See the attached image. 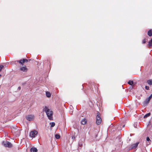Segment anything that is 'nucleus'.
I'll list each match as a JSON object with an SVG mask.
<instances>
[{
	"mask_svg": "<svg viewBox=\"0 0 152 152\" xmlns=\"http://www.w3.org/2000/svg\"><path fill=\"white\" fill-rule=\"evenodd\" d=\"M4 66L3 65L0 66V72H1L2 69L4 68Z\"/></svg>",
	"mask_w": 152,
	"mask_h": 152,
	"instance_id": "nucleus-22",
	"label": "nucleus"
},
{
	"mask_svg": "<svg viewBox=\"0 0 152 152\" xmlns=\"http://www.w3.org/2000/svg\"><path fill=\"white\" fill-rule=\"evenodd\" d=\"M31 152H37V150L36 148H32L30 150Z\"/></svg>",
	"mask_w": 152,
	"mask_h": 152,
	"instance_id": "nucleus-11",
	"label": "nucleus"
},
{
	"mask_svg": "<svg viewBox=\"0 0 152 152\" xmlns=\"http://www.w3.org/2000/svg\"><path fill=\"white\" fill-rule=\"evenodd\" d=\"M145 89L147 90H149V87L148 86H146L145 87Z\"/></svg>",
	"mask_w": 152,
	"mask_h": 152,
	"instance_id": "nucleus-23",
	"label": "nucleus"
},
{
	"mask_svg": "<svg viewBox=\"0 0 152 152\" xmlns=\"http://www.w3.org/2000/svg\"><path fill=\"white\" fill-rule=\"evenodd\" d=\"M2 145L5 147L11 148L12 147V144L8 141H4L2 142Z\"/></svg>",
	"mask_w": 152,
	"mask_h": 152,
	"instance_id": "nucleus-3",
	"label": "nucleus"
},
{
	"mask_svg": "<svg viewBox=\"0 0 152 152\" xmlns=\"http://www.w3.org/2000/svg\"><path fill=\"white\" fill-rule=\"evenodd\" d=\"M151 115V113H148L146 115H145L144 116V118H146L147 117H149Z\"/></svg>",
	"mask_w": 152,
	"mask_h": 152,
	"instance_id": "nucleus-17",
	"label": "nucleus"
},
{
	"mask_svg": "<svg viewBox=\"0 0 152 152\" xmlns=\"http://www.w3.org/2000/svg\"><path fill=\"white\" fill-rule=\"evenodd\" d=\"M16 61L20 64L21 65H23L24 63L26 62H27L28 61V60L27 59L23 58L22 59L17 61Z\"/></svg>",
	"mask_w": 152,
	"mask_h": 152,
	"instance_id": "nucleus-6",
	"label": "nucleus"
},
{
	"mask_svg": "<svg viewBox=\"0 0 152 152\" xmlns=\"http://www.w3.org/2000/svg\"><path fill=\"white\" fill-rule=\"evenodd\" d=\"M148 98L151 100V98H152V94Z\"/></svg>",
	"mask_w": 152,
	"mask_h": 152,
	"instance_id": "nucleus-24",
	"label": "nucleus"
},
{
	"mask_svg": "<svg viewBox=\"0 0 152 152\" xmlns=\"http://www.w3.org/2000/svg\"><path fill=\"white\" fill-rule=\"evenodd\" d=\"M146 140L147 141L146 143L147 145H150L151 143V141L148 137H147Z\"/></svg>",
	"mask_w": 152,
	"mask_h": 152,
	"instance_id": "nucleus-10",
	"label": "nucleus"
},
{
	"mask_svg": "<svg viewBox=\"0 0 152 152\" xmlns=\"http://www.w3.org/2000/svg\"><path fill=\"white\" fill-rule=\"evenodd\" d=\"M124 126H125V125H124V126H123V127H124Z\"/></svg>",
	"mask_w": 152,
	"mask_h": 152,
	"instance_id": "nucleus-26",
	"label": "nucleus"
},
{
	"mask_svg": "<svg viewBox=\"0 0 152 152\" xmlns=\"http://www.w3.org/2000/svg\"><path fill=\"white\" fill-rule=\"evenodd\" d=\"M46 95L47 97L48 98L50 97L51 96V94L48 91H46Z\"/></svg>",
	"mask_w": 152,
	"mask_h": 152,
	"instance_id": "nucleus-13",
	"label": "nucleus"
},
{
	"mask_svg": "<svg viewBox=\"0 0 152 152\" xmlns=\"http://www.w3.org/2000/svg\"><path fill=\"white\" fill-rule=\"evenodd\" d=\"M152 47V38L151 40L149 42L148 47L149 48Z\"/></svg>",
	"mask_w": 152,
	"mask_h": 152,
	"instance_id": "nucleus-16",
	"label": "nucleus"
},
{
	"mask_svg": "<svg viewBox=\"0 0 152 152\" xmlns=\"http://www.w3.org/2000/svg\"><path fill=\"white\" fill-rule=\"evenodd\" d=\"M147 83L148 84L151 85H152V80H147Z\"/></svg>",
	"mask_w": 152,
	"mask_h": 152,
	"instance_id": "nucleus-15",
	"label": "nucleus"
},
{
	"mask_svg": "<svg viewBox=\"0 0 152 152\" xmlns=\"http://www.w3.org/2000/svg\"><path fill=\"white\" fill-rule=\"evenodd\" d=\"M27 120L29 121H32L34 120V116L33 115H30L26 116V117Z\"/></svg>",
	"mask_w": 152,
	"mask_h": 152,
	"instance_id": "nucleus-5",
	"label": "nucleus"
},
{
	"mask_svg": "<svg viewBox=\"0 0 152 152\" xmlns=\"http://www.w3.org/2000/svg\"><path fill=\"white\" fill-rule=\"evenodd\" d=\"M30 59H29V61H30Z\"/></svg>",
	"mask_w": 152,
	"mask_h": 152,
	"instance_id": "nucleus-28",
	"label": "nucleus"
},
{
	"mask_svg": "<svg viewBox=\"0 0 152 152\" xmlns=\"http://www.w3.org/2000/svg\"><path fill=\"white\" fill-rule=\"evenodd\" d=\"M28 69L26 66H22L20 67L19 70L22 72H26L28 71Z\"/></svg>",
	"mask_w": 152,
	"mask_h": 152,
	"instance_id": "nucleus-4",
	"label": "nucleus"
},
{
	"mask_svg": "<svg viewBox=\"0 0 152 152\" xmlns=\"http://www.w3.org/2000/svg\"><path fill=\"white\" fill-rule=\"evenodd\" d=\"M1 76V75L0 74V77Z\"/></svg>",
	"mask_w": 152,
	"mask_h": 152,
	"instance_id": "nucleus-27",
	"label": "nucleus"
},
{
	"mask_svg": "<svg viewBox=\"0 0 152 152\" xmlns=\"http://www.w3.org/2000/svg\"><path fill=\"white\" fill-rule=\"evenodd\" d=\"M147 41V39H144L142 40V43L143 44H145L146 43V42Z\"/></svg>",
	"mask_w": 152,
	"mask_h": 152,
	"instance_id": "nucleus-21",
	"label": "nucleus"
},
{
	"mask_svg": "<svg viewBox=\"0 0 152 152\" xmlns=\"http://www.w3.org/2000/svg\"><path fill=\"white\" fill-rule=\"evenodd\" d=\"M139 144V142H137L133 145H132L130 146L129 148L131 149L136 148L137 147Z\"/></svg>",
	"mask_w": 152,
	"mask_h": 152,
	"instance_id": "nucleus-8",
	"label": "nucleus"
},
{
	"mask_svg": "<svg viewBox=\"0 0 152 152\" xmlns=\"http://www.w3.org/2000/svg\"><path fill=\"white\" fill-rule=\"evenodd\" d=\"M37 133V132L36 130L31 131L30 133V136L32 137H34Z\"/></svg>",
	"mask_w": 152,
	"mask_h": 152,
	"instance_id": "nucleus-7",
	"label": "nucleus"
},
{
	"mask_svg": "<svg viewBox=\"0 0 152 152\" xmlns=\"http://www.w3.org/2000/svg\"><path fill=\"white\" fill-rule=\"evenodd\" d=\"M148 34L149 36H151L152 35V30L150 29L149 30L148 32Z\"/></svg>",
	"mask_w": 152,
	"mask_h": 152,
	"instance_id": "nucleus-14",
	"label": "nucleus"
},
{
	"mask_svg": "<svg viewBox=\"0 0 152 152\" xmlns=\"http://www.w3.org/2000/svg\"><path fill=\"white\" fill-rule=\"evenodd\" d=\"M101 114L100 113L97 112L96 113V123L97 125H99L101 124L102 119L101 117Z\"/></svg>",
	"mask_w": 152,
	"mask_h": 152,
	"instance_id": "nucleus-2",
	"label": "nucleus"
},
{
	"mask_svg": "<svg viewBox=\"0 0 152 152\" xmlns=\"http://www.w3.org/2000/svg\"><path fill=\"white\" fill-rule=\"evenodd\" d=\"M18 89L19 90H20V89H21V87H18Z\"/></svg>",
	"mask_w": 152,
	"mask_h": 152,
	"instance_id": "nucleus-25",
	"label": "nucleus"
},
{
	"mask_svg": "<svg viewBox=\"0 0 152 152\" xmlns=\"http://www.w3.org/2000/svg\"><path fill=\"white\" fill-rule=\"evenodd\" d=\"M87 120L86 119H84L81 121V124L83 125H85L86 124Z\"/></svg>",
	"mask_w": 152,
	"mask_h": 152,
	"instance_id": "nucleus-12",
	"label": "nucleus"
},
{
	"mask_svg": "<svg viewBox=\"0 0 152 152\" xmlns=\"http://www.w3.org/2000/svg\"><path fill=\"white\" fill-rule=\"evenodd\" d=\"M128 84H129V85H132L133 84V81L131 80H129L128 81Z\"/></svg>",
	"mask_w": 152,
	"mask_h": 152,
	"instance_id": "nucleus-18",
	"label": "nucleus"
},
{
	"mask_svg": "<svg viewBox=\"0 0 152 152\" xmlns=\"http://www.w3.org/2000/svg\"><path fill=\"white\" fill-rule=\"evenodd\" d=\"M50 124L51 125V127H54L55 125V124L54 122H51L50 123Z\"/></svg>",
	"mask_w": 152,
	"mask_h": 152,
	"instance_id": "nucleus-19",
	"label": "nucleus"
},
{
	"mask_svg": "<svg viewBox=\"0 0 152 152\" xmlns=\"http://www.w3.org/2000/svg\"><path fill=\"white\" fill-rule=\"evenodd\" d=\"M44 111L46 112L48 119L52 120L53 119V111L50 110L46 106L45 107L44 109Z\"/></svg>",
	"mask_w": 152,
	"mask_h": 152,
	"instance_id": "nucleus-1",
	"label": "nucleus"
},
{
	"mask_svg": "<svg viewBox=\"0 0 152 152\" xmlns=\"http://www.w3.org/2000/svg\"><path fill=\"white\" fill-rule=\"evenodd\" d=\"M60 136L58 134H56L55 135V137L57 139H58L60 138Z\"/></svg>",
	"mask_w": 152,
	"mask_h": 152,
	"instance_id": "nucleus-20",
	"label": "nucleus"
},
{
	"mask_svg": "<svg viewBox=\"0 0 152 152\" xmlns=\"http://www.w3.org/2000/svg\"><path fill=\"white\" fill-rule=\"evenodd\" d=\"M150 99L148 97L147 98L144 102V104L147 105L149 102Z\"/></svg>",
	"mask_w": 152,
	"mask_h": 152,
	"instance_id": "nucleus-9",
	"label": "nucleus"
}]
</instances>
